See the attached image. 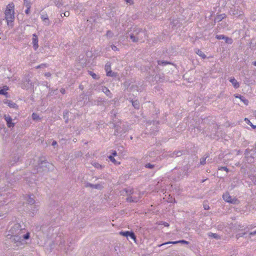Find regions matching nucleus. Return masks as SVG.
<instances>
[{"label":"nucleus","mask_w":256,"mask_h":256,"mask_svg":"<svg viewBox=\"0 0 256 256\" xmlns=\"http://www.w3.org/2000/svg\"><path fill=\"white\" fill-rule=\"evenodd\" d=\"M120 234H122L124 236H125L126 237L130 236L132 239H134V240L136 239L135 236L133 232L126 231V232H120Z\"/></svg>","instance_id":"nucleus-13"},{"label":"nucleus","mask_w":256,"mask_h":256,"mask_svg":"<svg viewBox=\"0 0 256 256\" xmlns=\"http://www.w3.org/2000/svg\"><path fill=\"white\" fill-rule=\"evenodd\" d=\"M223 199L226 202L236 204L237 203L238 201V200L236 198H232V196L230 195L228 192H226L222 196Z\"/></svg>","instance_id":"nucleus-5"},{"label":"nucleus","mask_w":256,"mask_h":256,"mask_svg":"<svg viewBox=\"0 0 256 256\" xmlns=\"http://www.w3.org/2000/svg\"><path fill=\"white\" fill-rule=\"evenodd\" d=\"M132 104L134 108L138 109L139 108V102L138 100L132 101Z\"/></svg>","instance_id":"nucleus-23"},{"label":"nucleus","mask_w":256,"mask_h":256,"mask_svg":"<svg viewBox=\"0 0 256 256\" xmlns=\"http://www.w3.org/2000/svg\"><path fill=\"white\" fill-rule=\"evenodd\" d=\"M26 9L25 10V12L26 14H28L30 12V7H26Z\"/></svg>","instance_id":"nucleus-41"},{"label":"nucleus","mask_w":256,"mask_h":256,"mask_svg":"<svg viewBox=\"0 0 256 256\" xmlns=\"http://www.w3.org/2000/svg\"><path fill=\"white\" fill-rule=\"evenodd\" d=\"M253 182L255 184H256V176H254Z\"/></svg>","instance_id":"nucleus-52"},{"label":"nucleus","mask_w":256,"mask_h":256,"mask_svg":"<svg viewBox=\"0 0 256 256\" xmlns=\"http://www.w3.org/2000/svg\"><path fill=\"white\" fill-rule=\"evenodd\" d=\"M4 102L6 104H7L8 105V106L10 108H13L16 109L18 108L17 104L15 102H13L12 101L10 100H5L4 101Z\"/></svg>","instance_id":"nucleus-10"},{"label":"nucleus","mask_w":256,"mask_h":256,"mask_svg":"<svg viewBox=\"0 0 256 256\" xmlns=\"http://www.w3.org/2000/svg\"><path fill=\"white\" fill-rule=\"evenodd\" d=\"M48 16L47 14H42L40 16V18L42 19V20H45V18H48Z\"/></svg>","instance_id":"nucleus-38"},{"label":"nucleus","mask_w":256,"mask_h":256,"mask_svg":"<svg viewBox=\"0 0 256 256\" xmlns=\"http://www.w3.org/2000/svg\"><path fill=\"white\" fill-rule=\"evenodd\" d=\"M236 98H240V99L244 102V103L246 104V105H248V100L246 99L244 96H236Z\"/></svg>","instance_id":"nucleus-21"},{"label":"nucleus","mask_w":256,"mask_h":256,"mask_svg":"<svg viewBox=\"0 0 256 256\" xmlns=\"http://www.w3.org/2000/svg\"><path fill=\"white\" fill-rule=\"evenodd\" d=\"M155 166L154 164H146L145 165V167L147 168L152 169L154 168Z\"/></svg>","instance_id":"nucleus-33"},{"label":"nucleus","mask_w":256,"mask_h":256,"mask_svg":"<svg viewBox=\"0 0 256 256\" xmlns=\"http://www.w3.org/2000/svg\"><path fill=\"white\" fill-rule=\"evenodd\" d=\"M178 243H181V244H188V241H186L185 240H178V241L168 242H165L162 244L158 245V246L160 247L161 246H162L164 245L167 244H178Z\"/></svg>","instance_id":"nucleus-7"},{"label":"nucleus","mask_w":256,"mask_h":256,"mask_svg":"<svg viewBox=\"0 0 256 256\" xmlns=\"http://www.w3.org/2000/svg\"><path fill=\"white\" fill-rule=\"evenodd\" d=\"M208 158V156H206V157H204L202 158L200 160V164L202 165H204L206 163V159Z\"/></svg>","instance_id":"nucleus-30"},{"label":"nucleus","mask_w":256,"mask_h":256,"mask_svg":"<svg viewBox=\"0 0 256 256\" xmlns=\"http://www.w3.org/2000/svg\"><path fill=\"white\" fill-rule=\"evenodd\" d=\"M225 42L226 43L228 44H232V40L231 38H229L228 37L226 36V38H224Z\"/></svg>","instance_id":"nucleus-31"},{"label":"nucleus","mask_w":256,"mask_h":256,"mask_svg":"<svg viewBox=\"0 0 256 256\" xmlns=\"http://www.w3.org/2000/svg\"><path fill=\"white\" fill-rule=\"evenodd\" d=\"M12 240L16 244V246L24 244V241L30 238V232H26V230L21 228L19 224H15L10 230Z\"/></svg>","instance_id":"nucleus-1"},{"label":"nucleus","mask_w":256,"mask_h":256,"mask_svg":"<svg viewBox=\"0 0 256 256\" xmlns=\"http://www.w3.org/2000/svg\"><path fill=\"white\" fill-rule=\"evenodd\" d=\"M60 92L62 93V94H64L65 93V90L64 88H61L60 89Z\"/></svg>","instance_id":"nucleus-53"},{"label":"nucleus","mask_w":256,"mask_h":256,"mask_svg":"<svg viewBox=\"0 0 256 256\" xmlns=\"http://www.w3.org/2000/svg\"><path fill=\"white\" fill-rule=\"evenodd\" d=\"M57 144V142L56 140H54L52 144V145L53 146H55Z\"/></svg>","instance_id":"nucleus-49"},{"label":"nucleus","mask_w":256,"mask_h":256,"mask_svg":"<svg viewBox=\"0 0 256 256\" xmlns=\"http://www.w3.org/2000/svg\"><path fill=\"white\" fill-rule=\"evenodd\" d=\"M163 225H164V226H169L168 224V222H163Z\"/></svg>","instance_id":"nucleus-50"},{"label":"nucleus","mask_w":256,"mask_h":256,"mask_svg":"<svg viewBox=\"0 0 256 256\" xmlns=\"http://www.w3.org/2000/svg\"><path fill=\"white\" fill-rule=\"evenodd\" d=\"M127 3H130L132 2V0H125Z\"/></svg>","instance_id":"nucleus-54"},{"label":"nucleus","mask_w":256,"mask_h":256,"mask_svg":"<svg viewBox=\"0 0 256 256\" xmlns=\"http://www.w3.org/2000/svg\"><path fill=\"white\" fill-rule=\"evenodd\" d=\"M138 199L133 196H130L127 198V201L129 202H137Z\"/></svg>","instance_id":"nucleus-18"},{"label":"nucleus","mask_w":256,"mask_h":256,"mask_svg":"<svg viewBox=\"0 0 256 256\" xmlns=\"http://www.w3.org/2000/svg\"><path fill=\"white\" fill-rule=\"evenodd\" d=\"M92 164L96 168H102V166L98 164V162H94L92 163Z\"/></svg>","instance_id":"nucleus-24"},{"label":"nucleus","mask_w":256,"mask_h":256,"mask_svg":"<svg viewBox=\"0 0 256 256\" xmlns=\"http://www.w3.org/2000/svg\"><path fill=\"white\" fill-rule=\"evenodd\" d=\"M44 24L46 26H48L50 24V20L48 18H45V20H42Z\"/></svg>","instance_id":"nucleus-28"},{"label":"nucleus","mask_w":256,"mask_h":256,"mask_svg":"<svg viewBox=\"0 0 256 256\" xmlns=\"http://www.w3.org/2000/svg\"><path fill=\"white\" fill-rule=\"evenodd\" d=\"M50 75H51V74H50V72H46V73H45V74H44V76H46V77H49V76H50Z\"/></svg>","instance_id":"nucleus-48"},{"label":"nucleus","mask_w":256,"mask_h":256,"mask_svg":"<svg viewBox=\"0 0 256 256\" xmlns=\"http://www.w3.org/2000/svg\"><path fill=\"white\" fill-rule=\"evenodd\" d=\"M22 88H26V86H22Z\"/></svg>","instance_id":"nucleus-59"},{"label":"nucleus","mask_w":256,"mask_h":256,"mask_svg":"<svg viewBox=\"0 0 256 256\" xmlns=\"http://www.w3.org/2000/svg\"><path fill=\"white\" fill-rule=\"evenodd\" d=\"M216 38L218 40H224V38H226V36H224V35H222V34L216 35Z\"/></svg>","instance_id":"nucleus-35"},{"label":"nucleus","mask_w":256,"mask_h":256,"mask_svg":"<svg viewBox=\"0 0 256 256\" xmlns=\"http://www.w3.org/2000/svg\"><path fill=\"white\" fill-rule=\"evenodd\" d=\"M8 90V88L7 86H4L2 89L0 90V94L5 96L6 97H8V92L6 91Z\"/></svg>","instance_id":"nucleus-15"},{"label":"nucleus","mask_w":256,"mask_h":256,"mask_svg":"<svg viewBox=\"0 0 256 256\" xmlns=\"http://www.w3.org/2000/svg\"><path fill=\"white\" fill-rule=\"evenodd\" d=\"M27 201L29 204H32L35 202V200L33 198L29 196L27 200Z\"/></svg>","instance_id":"nucleus-25"},{"label":"nucleus","mask_w":256,"mask_h":256,"mask_svg":"<svg viewBox=\"0 0 256 256\" xmlns=\"http://www.w3.org/2000/svg\"><path fill=\"white\" fill-rule=\"evenodd\" d=\"M4 120L6 122L8 127L10 128L14 126V124L12 122V119L10 116H4Z\"/></svg>","instance_id":"nucleus-11"},{"label":"nucleus","mask_w":256,"mask_h":256,"mask_svg":"<svg viewBox=\"0 0 256 256\" xmlns=\"http://www.w3.org/2000/svg\"><path fill=\"white\" fill-rule=\"evenodd\" d=\"M64 16H70V12H66L64 13H63Z\"/></svg>","instance_id":"nucleus-45"},{"label":"nucleus","mask_w":256,"mask_h":256,"mask_svg":"<svg viewBox=\"0 0 256 256\" xmlns=\"http://www.w3.org/2000/svg\"><path fill=\"white\" fill-rule=\"evenodd\" d=\"M26 82L28 84H29L30 86L32 85V82L30 78H26Z\"/></svg>","instance_id":"nucleus-42"},{"label":"nucleus","mask_w":256,"mask_h":256,"mask_svg":"<svg viewBox=\"0 0 256 256\" xmlns=\"http://www.w3.org/2000/svg\"><path fill=\"white\" fill-rule=\"evenodd\" d=\"M146 37V33L140 28L135 29L130 34V38L133 42L144 40Z\"/></svg>","instance_id":"nucleus-3"},{"label":"nucleus","mask_w":256,"mask_h":256,"mask_svg":"<svg viewBox=\"0 0 256 256\" xmlns=\"http://www.w3.org/2000/svg\"><path fill=\"white\" fill-rule=\"evenodd\" d=\"M105 70L106 72V75L108 76H114L116 75L112 73L111 70L110 65L109 64H106L105 66Z\"/></svg>","instance_id":"nucleus-6"},{"label":"nucleus","mask_w":256,"mask_h":256,"mask_svg":"<svg viewBox=\"0 0 256 256\" xmlns=\"http://www.w3.org/2000/svg\"><path fill=\"white\" fill-rule=\"evenodd\" d=\"M14 6L13 3L10 4L6 6V10H5V18L6 19L8 24V22H12L14 19Z\"/></svg>","instance_id":"nucleus-4"},{"label":"nucleus","mask_w":256,"mask_h":256,"mask_svg":"<svg viewBox=\"0 0 256 256\" xmlns=\"http://www.w3.org/2000/svg\"><path fill=\"white\" fill-rule=\"evenodd\" d=\"M218 170H224L228 172V168L226 167L225 166H221L218 168Z\"/></svg>","instance_id":"nucleus-39"},{"label":"nucleus","mask_w":256,"mask_h":256,"mask_svg":"<svg viewBox=\"0 0 256 256\" xmlns=\"http://www.w3.org/2000/svg\"><path fill=\"white\" fill-rule=\"evenodd\" d=\"M88 73L93 78H94L95 80L98 79V77L96 74L94 73L93 72H92L91 71L88 72Z\"/></svg>","instance_id":"nucleus-29"},{"label":"nucleus","mask_w":256,"mask_h":256,"mask_svg":"<svg viewBox=\"0 0 256 256\" xmlns=\"http://www.w3.org/2000/svg\"><path fill=\"white\" fill-rule=\"evenodd\" d=\"M70 243L69 240L64 236H60L56 238L55 244L58 246V247L56 248L58 250H62L66 252H68V251L72 250L70 248Z\"/></svg>","instance_id":"nucleus-2"},{"label":"nucleus","mask_w":256,"mask_h":256,"mask_svg":"<svg viewBox=\"0 0 256 256\" xmlns=\"http://www.w3.org/2000/svg\"><path fill=\"white\" fill-rule=\"evenodd\" d=\"M112 156H116L117 155L116 152V150H114V151H112Z\"/></svg>","instance_id":"nucleus-47"},{"label":"nucleus","mask_w":256,"mask_h":256,"mask_svg":"<svg viewBox=\"0 0 256 256\" xmlns=\"http://www.w3.org/2000/svg\"><path fill=\"white\" fill-rule=\"evenodd\" d=\"M63 16H64V14H63V13H62V14H60V17H61V18H62Z\"/></svg>","instance_id":"nucleus-56"},{"label":"nucleus","mask_w":256,"mask_h":256,"mask_svg":"<svg viewBox=\"0 0 256 256\" xmlns=\"http://www.w3.org/2000/svg\"><path fill=\"white\" fill-rule=\"evenodd\" d=\"M244 121L248 124H249L253 129H256V125H254L252 124V123L250 120L247 118H245L244 119Z\"/></svg>","instance_id":"nucleus-20"},{"label":"nucleus","mask_w":256,"mask_h":256,"mask_svg":"<svg viewBox=\"0 0 256 256\" xmlns=\"http://www.w3.org/2000/svg\"><path fill=\"white\" fill-rule=\"evenodd\" d=\"M58 20L60 22H61V20H60V19H59Z\"/></svg>","instance_id":"nucleus-60"},{"label":"nucleus","mask_w":256,"mask_h":256,"mask_svg":"<svg viewBox=\"0 0 256 256\" xmlns=\"http://www.w3.org/2000/svg\"><path fill=\"white\" fill-rule=\"evenodd\" d=\"M256 234V230L250 232V236H254Z\"/></svg>","instance_id":"nucleus-46"},{"label":"nucleus","mask_w":256,"mask_h":256,"mask_svg":"<svg viewBox=\"0 0 256 256\" xmlns=\"http://www.w3.org/2000/svg\"><path fill=\"white\" fill-rule=\"evenodd\" d=\"M106 36L110 38H112L113 36V33L111 31L108 30L106 32Z\"/></svg>","instance_id":"nucleus-37"},{"label":"nucleus","mask_w":256,"mask_h":256,"mask_svg":"<svg viewBox=\"0 0 256 256\" xmlns=\"http://www.w3.org/2000/svg\"><path fill=\"white\" fill-rule=\"evenodd\" d=\"M32 120H38V121L40 120V118L39 116L36 113H34V112L32 113Z\"/></svg>","instance_id":"nucleus-19"},{"label":"nucleus","mask_w":256,"mask_h":256,"mask_svg":"<svg viewBox=\"0 0 256 256\" xmlns=\"http://www.w3.org/2000/svg\"><path fill=\"white\" fill-rule=\"evenodd\" d=\"M204 210H209L210 209V206L208 204H204Z\"/></svg>","instance_id":"nucleus-43"},{"label":"nucleus","mask_w":256,"mask_h":256,"mask_svg":"<svg viewBox=\"0 0 256 256\" xmlns=\"http://www.w3.org/2000/svg\"><path fill=\"white\" fill-rule=\"evenodd\" d=\"M44 166H48L49 168L51 167V166H52V164L48 162H47L46 161H42L41 162L40 164V168H43Z\"/></svg>","instance_id":"nucleus-17"},{"label":"nucleus","mask_w":256,"mask_h":256,"mask_svg":"<svg viewBox=\"0 0 256 256\" xmlns=\"http://www.w3.org/2000/svg\"><path fill=\"white\" fill-rule=\"evenodd\" d=\"M111 48L114 51H118L119 50L118 48L114 45H112Z\"/></svg>","instance_id":"nucleus-40"},{"label":"nucleus","mask_w":256,"mask_h":256,"mask_svg":"<svg viewBox=\"0 0 256 256\" xmlns=\"http://www.w3.org/2000/svg\"><path fill=\"white\" fill-rule=\"evenodd\" d=\"M158 64L159 65H166L167 64H168V62H166V61H158Z\"/></svg>","instance_id":"nucleus-36"},{"label":"nucleus","mask_w":256,"mask_h":256,"mask_svg":"<svg viewBox=\"0 0 256 256\" xmlns=\"http://www.w3.org/2000/svg\"><path fill=\"white\" fill-rule=\"evenodd\" d=\"M109 159L114 164H119L120 162H116V160L114 158V156H108Z\"/></svg>","instance_id":"nucleus-27"},{"label":"nucleus","mask_w":256,"mask_h":256,"mask_svg":"<svg viewBox=\"0 0 256 256\" xmlns=\"http://www.w3.org/2000/svg\"><path fill=\"white\" fill-rule=\"evenodd\" d=\"M252 64L253 65H254V66H256V61H254L252 62Z\"/></svg>","instance_id":"nucleus-55"},{"label":"nucleus","mask_w":256,"mask_h":256,"mask_svg":"<svg viewBox=\"0 0 256 256\" xmlns=\"http://www.w3.org/2000/svg\"><path fill=\"white\" fill-rule=\"evenodd\" d=\"M205 180H202V182H204Z\"/></svg>","instance_id":"nucleus-57"},{"label":"nucleus","mask_w":256,"mask_h":256,"mask_svg":"<svg viewBox=\"0 0 256 256\" xmlns=\"http://www.w3.org/2000/svg\"><path fill=\"white\" fill-rule=\"evenodd\" d=\"M41 66H45V64H40V65H39V66H38L36 67V68H41Z\"/></svg>","instance_id":"nucleus-51"},{"label":"nucleus","mask_w":256,"mask_h":256,"mask_svg":"<svg viewBox=\"0 0 256 256\" xmlns=\"http://www.w3.org/2000/svg\"><path fill=\"white\" fill-rule=\"evenodd\" d=\"M38 211V208L36 206L34 207V208L32 210V216L37 212Z\"/></svg>","instance_id":"nucleus-34"},{"label":"nucleus","mask_w":256,"mask_h":256,"mask_svg":"<svg viewBox=\"0 0 256 256\" xmlns=\"http://www.w3.org/2000/svg\"><path fill=\"white\" fill-rule=\"evenodd\" d=\"M24 5L26 7H31L30 0H24Z\"/></svg>","instance_id":"nucleus-22"},{"label":"nucleus","mask_w":256,"mask_h":256,"mask_svg":"<svg viewBox=\"0 0 256 256\" xmlns=\"http://www.w3.org/2000/svg\"><path fill=\"white\" fill-rule=\"evenodd\" d=\"M86 187H90V188H92L98 189V190H101L103 188L102 184H92L89 182H87L86 184Z\"/></svg>","instance_id":"nucleus-9"},{"label":"nucleus","mask_w":256,"mask_h":256,"mask_svg":"<svg viewBox=\"0 0 256 256\" xmlns=\"http://www.w3.org/2000/svg\"><path fill=\"white\" fill-rule=\"evenodd\" d=\"M33 47L34 50H36L38 47V38L36 34H32V42Z\"/></svg>","instance_id":"nucleus-8"},{"label":"nucleus","mask_w":256,"mask_h":256,"mask_svg":"<svg viewBox=\"0 0 256 256\" xmlns=\"http://www.w3.org/2000/svg\"><path fill=\"white\" fill-rule=\"evenodd\" d=\"M195 52L197 54H198L202 58L204 59L206 58V54L201 50L196 48L195 50Z\"/></svg>","instance_id":"nucleus-16"},{"label":"nucleus","mask_w":256,"mask_h":256,"mask_svg":"<svg viewBox=\"0 0 256 256\" xmlns=\"http://www.w3.org/2000/svg\"><path fill=\"white\" fill-rule=\"evenodd\" d=\"M208 236L210 237H212L214 238H217V239L220 238V236L218 234H214L212 232H210L208 234Z\"/></svg>","instance_id":"nucleus-26"},{"label":"nucleus","mask_w":256,"mask_h":256,"mask_svg":"<svg viewBox=\"0 0 256 256\" xmlns=\"http://www.w3.org/2000/svg\"><path fill=\"white\" fill-rule=\"evenodd\" d=\"M174 153H174V155L175 154L176 156H179L182 154L181 152H176V154Z\"/></svg>","instance_id":"nucleus-44"},{"label":"nucleus","mask_w":256,"mask_h":256,"mask_svg":"<svg viewBox=\"0 0 256 256\" xmlns=\"http://www.w3.org/2000/svg\"><path fill=\"white\" fill-rule=\"evenodd\" d=\"M100 90L109 98H111L112 97V94L111 92L106 87L104 86H102L100 87Z\"/></svg>","instance_id":"nucleus-12"},{"label":"nucleus","mask_w":256,"mask_h":256,"mask_svg":"<svg viewBox=\"0 0 256 256\" xmlns=\"http://www.w3.org/2000/svg\"><path fill=\"white\" fill-rule=\"evenodd\" d=\"M225 16V15L224 14H220V15H219L216 18V20H218V21H220V20H222Z\"/></svg>","instance_id":"nucleus-32"},{"label":"nucleus","mask_w":256,"mask_h":256,"mask_svg":"<svg viewBox=\"0 0 256 256\" xmlns=\"http://www.w3.org/2000/svg\"><path fill=\"white\" fill-rule=\"evenodd\" d=\"M230 82L232 84L234 88H238L240 86L239 83L234 78H231L230 80Z\"/></svg>","instance_id":"nucleus-14"},{"label":"nucleus","mask_w":256,"mask_h":256,"mask_svg":"<svg viewBox=\"0 0 256 256\" xmlns=\"http://www.w3.org/2000/svg\"><path fill=\"white\" fill-rule=\"evenodd\" d=\"M231 187H232V188H231V190H232V189H233V188H234V186H231Z\"/></svg>","instance_id":"nucleus-58"}]
</instances>
